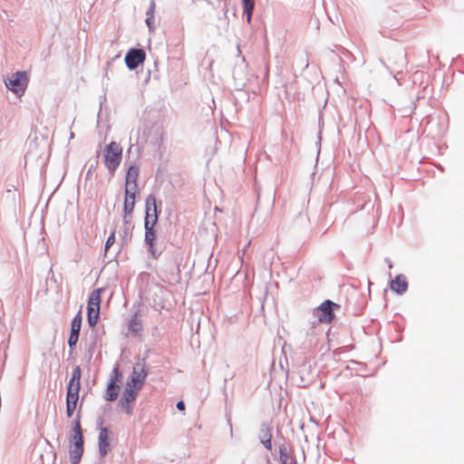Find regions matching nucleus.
Instances as JSON below:
<instances>
[{
	"instance_id": "obj_21",
	"label": "nucleus",
	"mask_w": 464,
	"mask_h": 464,
	"mask_svg": "<svg viewBox=\"0 0 464 464\" xmlns=\"http://www.w3.org/2000/svg\"><path fill=\"white\" fill-rule=\"evenodd\" d=\"M122 373L120 372L119 368H114L112 375L111 377V382L118 384L121 381Z\"/></svg>"
},
{
	"instance_id": "obj_7",
	"label": "nucleus",
	"mask_w": 464,
	"mask_h": 464,
	"mask_svg": "<svg viewBox=\"0 0 464 464\" xmlns=\"http://www.w3.org/2000/svg\"><path fill=\"white\" fill-rule=\"evenodd\" d=\"M334 307L338 308L339 305L330 300L323 302L314 312L318 321L323 324H330L334 318V314L333 312Z\"/></svg>"
},
{
	"instance_id": "obj_8",
	"label": "nucleus",
	"mask_w": 464,
	"mask_h": 464,
	"mask_svg": "<svg viewBox=\"0 0 464 464\" xmlns=\"http://www.w3.org/2000/svg\"><path fill=\"white\" fill-rule=\"evenodd\" d=\"M146 59V53L141 49H130L126 56L125 63L129 69L133 70L143 63Z\"/></svg>"
},
{
	"instance_id": "obj_10",
	"label": "nucleus",
	"mask_w": 464,
	"mask_h": 464,
	"mask_svg": "<svg viewBox=\"0 0 464 464\" xmlns=\"http://www.w3.org/2000/svg\"><path fill=\"white\" fill-rule=\"evenodd\" d=\"M139 194V190H130L128 188H125V197H124V206H123V211H124V221L126 223L129 222L128 218L131 216L134 206H135V199L136 196Z\"/></svg>"
},
{
	"instance_id": "obj_18",
	"label": "nucleus",
	"mask_w": 464,
	"mask_h": 464,
	"mask_svg": "<svg viewBox=\"0 0 464 464\" xmlns=\"http://www.w3.org/2000/svg\"><path fill=\"white\" fill-rule=\"evenodd\" d=\"M120 392V386L118 384L112 383L110 382L106 393H105V399L109 401H113L117 399Z\"/></svg>"
},
{
	"instance_id": "obj_26",
	"label": "nucleus",
	"mask_w": 464,
	"mask_h": 464,
	"mask_svg": "<svg viewBox=\"0 0 464 464\" xmlns=\"http://www.w3.org/2000/svg\"><path fill=\"white\" fill-rule=\"evenodd\" d=\"M177 408L179 410V411H184L185 410V404L182 401H179L177 403Z\"/></svg>"
},
{
	"instance_id": "obj_9",
	"label": "nucleus",
	"mask_w": 464,
	"mask_h": 464,
	"mask_svg": "<svg viewBox=\"0 0 464 464\" xmlns=\"http://www.w3.org/2000/svg\"><path fill=\"white\" fill-rule=\"evenodd\" d=\"M146 220L149 221V227H154L158 222L156 198L153 195H149L146 198Z\"/></svg>"
},
{
	"instance_id": "obj_25",
	"label": "nucleus",
	"mask_w": 464,
	"mask_h": 464,
	"mask_svg": "<svg viewBox=\"0 0 464 464\" xmlns=\"http://www.w3.org/2000/svg\"><path fill=\"white\" fill-rule=\"evenodd\" d=\"M263 444L267 450L272 449V443H271V435H269L268 439H266L265 441H263Z\"/></svg>"
},
{
	"instance_id": "obj_16",
	"label": "nucleus",
	"mask_w": 464,
	"mask_h": 464,
	"mask_svg": "<svg viewBox=\"0 0 464 464\" xmlns=\"http://www.w3.org/2000/svg\"><path fill=\"white\" fill-rule=\"evenodd\" d=\"M408 283L404 276H397L391 282V289L398 294H402L407 290Z\"/></svg>"
},
{
	"instance_id": "obj_15",
	"label": "nucleus",
	"mask_w": 464,
	"mask_h": 464,
	"mask_svg": "<svg viewBox=\"0 0 464 464\" xmlns=\"http://www.w3.org/2000/svg\"><path fill=\"white\" fill-rule=\"evenodd\" d=\"M99 450L102 456H105L110 450L109 432L106 428H102L99 433Z\"/></svg>"
},
{
	"instance_id": "obj_14",
	"label": "nucleus",
	"mask_w": 464,
	"mask_h": 464,
	"mask_svg": "<svg viewBox=\"0 0 464 464\" xmlns=\"http://www.w3.org/2000/svg\"><path fill=\"white\" fill-rule=\"evenodd\" d=\"M149 221H145V241L149 245L150 252L151 255L156 257V250H155V240H156V231L154 227H148Z\"/></svg>"
},
{
	"instance_id": "obj_24",
	"label": "nucleus",
	"mask_w": 464,
	"mask_h": 464,
	"mask_svg": "<svg viewBox=\"0 0 464 464\" xmlns=\"http://www.w3.org/2000/svg\"><path fill=\"white\" fill-rule=\"evenodd\" d=\"M79 400V394L67 393L66 402L77 403Z\"/></svg>"
},
{
	"instance_id": "obj_19",
	"label": "nucleus",
	"mask_w": 464,
	"mask_h": 464,
	"mask_svg": "<svg viewBox=\"0 0 464 464\" xmlns=\"http://www.w3.org/2000/svg\"><path fill=\"white\" fill-rule=\"evenodd\" d=\"M279 458L283 464H293L294 459L290 454L289 450L285 446H281L279 449Z\"/></svg>"
},
{
	"instance_id": "obj_2",
	"label": "nucleus",
	"mask_w": 464,
	"mask_h": 464,
	"mask_svg": "<svg viewBox=\"0 0 464 464\" xmlns=\"http://www.w3.org/2000/svg\"><path fill=\"white\" fill-rule=\"evenodd\" d=\"M122 158V148L115 141L108 144L103 150L104 164L109 171L113 174L119 167Z\"/></svg>"
},
{
	"instance_id": "obj_12",
	"label": "nucleus",
	"mask_w": 464,
	"mask_h": 464,
	"mask_svg": "<svg viewBox=\"0 0 464 464\" xmlns=\"http://www.w3.org/2000/svg\"><path fill=\"white\" fill-rule=\"evenodd\" d=\"M82 372L80 366H76L72 372V378L68 383L67 393L79 394L81 389Z\"/></svg>"
},
{
	"instance_id": "obj_22",
	"label": "nucleus",
	"mask_w": 464,
	"mask_h": 464,
	"mask_svg": "<svg viewBox=\"0 0 464 464\" xmlns=\"http://www.w3.org/2000/svg\"><path fill=\"white\" fill-rule=\"evenodd\" d=\"M114 242H115V230H113L111 233L110 237L106 240V244H105V251L106 252L114 244Z\"/></svg>"
},
{
	"instance_id": "obj_20",
	"label": "nucleus",
	"mask_w": 464,
	"mask_h": 464,
	"mask_svg": "<svg viewBox=\"0 0 464 464\" xmlns=\"http://www.w3.org/2000/svg\"><path fill=\"white\" fill-rule=\"evenodd\" d=\"M129 330L132 333H138L142 330L141 323L138 319L137 315H135L130 322Z\"/></svg>"
},
{
	"instance_id": "obj_23",
	"label": "nucleus",
	"mask_w": 464,
	"mask_h": 464,
	"mask_svg": "<svg viewBox=\"0 0 464 464\" xmlns=\"http://www.w3.org/2000/svg\"><path fill=\"white\" fill-rule=\"evenodd\" d=\"M77 407V403L66 402V414L67 417L71 418Z\"/></svg>"
},
{
	"instance_id": "obj_13",
	"label": "nucleus",
	"mask_w": 464,
	"mask_h": 464,
	"mask_svg": "<svg viewBox=\"0 0 464 464\" xmlns=\"http://www.w3.org/2000/svg\"><path fill=\"white\" fill-rule=\"evenodd\" d=\"M139 177V169L136 166H130L126 174L125 188L130 190H139L137 179Z\"/></svg>"
},
{
	"instance_id": "obj_5",
	"label": "nucleus",
	"mask_w": 464,
	"mask_h": 464,
	"mask_svg": "<svg viewBox=\"0 0 464 464\" xmlns=\"http://www.w3.org/2000/svg\"><path fill=\"white\" fill-rule=\"evenodd\" d=\"M148 375V369L144 360H140L134 363L130 379L127 382L134 387L142 388Z\"/></svg>"
},
{
	"instance_id": "obj_17",
	"label": "nucleus",
	"mask_w": 464,
	"mask_h": 464,
	"mask_svg": "<svg viewBox=\"0 0 464 464\" xmlns=\"http://www.w3.org/2000/svg\"><path fill=\"white\" fill-rule=\"evenodd\" d=\"M243 12L246 14L247 24L251 23L255 8V0H242Z\"/></svg>"
},
{
	"instance_id": "obj_11",
	"label": "nucleus",
	"mask_w": 464,
	"mask_h": 464,
	"mask_svg": "<svg viewBox=\"0 0 464 464\" xmlns=\"http://www.w3.org/2000/svg\"><path fill=\"white\" fill-rule=\"evenodd\" d=\"M82 313L81 311L78 312V314L74 316V318L72 321L71 324V332L70 336L68 340L69 346L72 348L75 346V344L78 342L79 339V334L82 326Z\"/></svg>"
},
{
	"instance_id": "obj_3",
	"label": "nucleus",
	"mask_w": 464,
	"mask_h": 464,
	"mask_svg": "<svg viewBox=\"0 0 464 464\" xmlns=\"http://www.w3.org/2000/svg\"><path fill=\"white\" fill-rule=\"evenodd\" d=\"M102 288L93 290L89 297L87 304V317L90 326L94 327L100 317V308L102 302Z\"/></svg>"
},
{
	"instance_id": "obj_1",
	"label": "nucleus",
	"mask_w": 464,
	"mask_h": 464,
	"mask_svg": "<svg viewBox=\"0 0 464 464\" xmlns=\"http://www.w3.org/2000/svg\"><path fill=\"white\" fill-rule=\"evenodd\" d=\"M70 442L72 444L70 449V459L73 464H77L81 460L83 453V437L79 418L76 420L72 430Z\"/></svg>"
},
{
	"instance_id": "obj_6",
	"label": "nucleus",
	"mask_w": 464,
	"mask_h": 464,
	"mask_svg": "<svg viewBox=\"0 0 464 464\" xmlns=\"http://www.w3.org/2000/svg\"><path fill=\"white\" fill-rule=\"evenodd\" d=\"M141 389L138 386L134 387L129 382L126 383L120 403L128 414L131 413V403L136 401L138 393Z\"/></svg>"
},
{
	"instance_id": "obj_4",
	"label": "nucleus",
	"mask_w": 464,
	"mask_h": 464,
	"mask_svg": "<svg viewBox=\"0 0 464 464\" xmlns=\"http://www.w3.org/2000/svg\"><path fill=\"white\" fill-rule=\"evenodd\" d=\"M5 83L7 89L17 95H22L27 87L28 77L25 72H17L5 80Z\"/></svg>"
}]
</instances>
